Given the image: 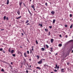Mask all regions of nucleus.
<instances>
[{
  "label": "nucleus",
  "mask_w": 73,
  "mask_h": 73,
  "mask_svg": "<svg viewBox=\"0 0 73 73\" xmlns=\"http://www.w3.org/2000/svg\"><path fill=\"white\" fill-rule=\"evenodd\" d=\"M29 13L31 15H32V13H31V12H29Z\"/></svg>",
  "instance_id": "09e8293b"
},
{
  "label": "nucleus",
  "mask_w": 73,
  "mask_h": 73,
  "mask_svg": "<svg viewBox=\"0 0 73 73\" xmlns=\"http://www.w3.org/2000/svg\"><path fill=\"white\" fill-rule=\"evenodd\" d=\"M17 13L19 15H20V11L19 10L17 11Z\"/></svg>",
  "instance_id": "1a4fd4ad"
},
{
  "label": "nucleus",
  "mask_w": 73,
  "mask_h": 73,
  "mask_svg": "<svg viewBox=\"0 0 73 73\" xmlns=\"http://www.w3.org/2000/svg\"><path fill=\"white\" fill-rule=\"evenodd\" d=\"M32 50H30V54H31V53H32Z\"/></svg>",
  "instance_id": "58836bf2"
},
{
  "label": "nucleus",
  "mask_w": 73,
  "mask_h": 73,
  "mask_svg": "<svg viewBox=\"0 0 73 73\" xmlns=\"http://www.w3.org/2000/svg\"><path fill=\"white\" fill-rule=\"evenodd\" d=\"M36 69H39V70H41V68L38 67H36Z\"/></svg>",
  "instance_id": "ddd939ff"
},
{
  "label": "nucleus",
  "mask_w": 73,
  "mask_h": 73,
  "mask_svg": "<svg viewBox=\"0 0 73 73\" xmlns=\"http://www.w3.org/2000/svg\"><path fill=\"white\" fill-rule=\"evenodd\" d=\"M36 57H37V59H38L39 58V56H38V55L36 56Z\"/></svg>",
  "instance_id": "c85d7f7f"
},
{
  "label": "nucleus",
  "mask_w": 73,
  "mask_h": 73,
  "mask_svg": "<svg viewBox=\"0 0 73 73\" xmlns=\"http://www.w3.org/2000/svg\"><path fill=\"white\" fill-rule=\"evenodd\" d=\"M12 56H13V57H15L16 56V54H13Z\"/></svg>",
  "instance_id": "b1692460"
},
{
  "label": "nucleus",
  "mask_w": 73,
  "mask_h": 73,
  "mask_svg": "<svg viewBox=\"0 0 73 73\" xmlns=\"http://www.w3.org/2000/svg\"><path fill=\"white\" fill-rule=\"evenodd\" d=\"M9 53H11V49L10 48H9Z\"/></svg>",
  "instance_id": "393cba45"
},
{
  "label": "nucleus",
  "mask_w": 73,
  "mask_h": 73,
  "mask_svg": "<svg viewBox=\"0 0 73 73\" xmlns=\"http://www.w3.org/2000/svg\"><path fill=\"white\" fill-rule=\"evenodd\" d=\"M33 9H34V11H35V8H33Z\"/></svg>",
  "instance_id": "864d4df0"
},
{
  "label": "nucleus",
  "mask_w": 73,
  "mask_h": 73,
  "mask_svg": "<svg viewBox=\"0 0 73 73\" xmlns=\"http://www.w3.org/2000/svg\"><path fill=\"white\" fill-rule=\"evenodd\" d=\"M30 68H31V66L30 65Z\"/></svg>",
  "instance_id": "0e129e2a"
},
{
  "label": "nucleus",
  "mask_w": 73,
  "mask_h": 73,
  "mask_svg": "<svg viewBox=\"0 0 73 73\" xmlns=\"http://www.w3.org/2000/svg\"><path fill=\"white\" fill-rule=\"evenodd\" d=\"M59 46H62V44H60L58 45Z\"/></svg>",
  "instance_id": "a878e982"
},
{
  "label": "nucleus",
  "mask_w": 73,
  "mask_h": 73,
  "mask_svg": "<svg viewBox=\"0 0 73 73\" xmlns=\"http://www.w3.org/2000/svg\"><path fill=\"white\" fill-rule=\"evenodd\" d=\"M70 17H72V14H70Z\"/></svg>",
  "instance_id": "4c0bfd02"
},
{
  "label": "nucleus",
  "mask_w": 73,
  "mask_h": 73,
  "mask_svg": "<svg viewBox=\"0 0 73 73\" xmlns=\"http://www.w3.org/2000/svg\"><path fill=\"white\" fill-rule=\"evenodd\" d=\"M14 52V50H12L11 52V53L12 54L13 53V52Z\"/></svg>",
  "instance_id": "0eeeda50"
},
{
  "label": "nucleus",
  "mask_w": 73,
  "mask_h": 73,
  "mask_svg": "<svg viewBox=\"0 0 73 73\" xmlns=\"http://www.w3.org/2000/svg\"><path fill=\"white\" fill-rule=\"evenodd\" d=\"M9 0H7V5H8L9 4Z\"/></svg>",
  "instance_id": "9d476101"
},
{
  "label": "nucleus",
  "mask_w": 73,
  "mask_h": 73,
  "mask_svg": "<svg viewBox=\"0 0 73 73\" xmlns=\"http://www.w3.org/2000/svg\"><path fill=\"white\" fill-rule=\"evenodd\" d=\"M54 71L55 72H57V70L56 69H55V70H54Z\"/></svg>",
  "instance_id": "7c9ffc66"
},
{
  "label": "nucleus",
  "mask_w": 73,
  "mask_h": 73,
  "mask_svg": "<svg viewBox=\"0 0 73 73\" xmlns=\"http://www.w3.org/2000/svg\"><path fill=\"white\" fill-rule=\"evenodd\" d=\"M26 53L27 52H24V55L25 57H27V55H26Z\"/></svg>",
  "instance_id": "f03ea898"
},
{
  "label": "nucleus",
  "mask_w": 73,
  "mask_h": 73,
  "mask_svg": "<svg viewBox=\"0 0 73 73\" xmlns=\"http://www.w3.org/2000/svg\"><path fill=\"white\" fill-rule=\"evenodd\" d=\"M55 66H56V68L57 69H58V68H60V67H59V66H57V64H56Z\"/></svg>",
  "instance_id": "423d86ee"
},
{
  "label": "nucleus",
  "mask_w": 73,
  "mask_h": 73,
  "mask_svg": "<svg viewBox=\"0 0 73 73\" xmlns=\"http://www.w3.org/2000/svg\"><path fill=\"white\" fill-rule=\"evenodd\" d=\"M27 41H28V42H29V40L27 39Z\"/></svg>",
  "instance_id": "bf43d9fd"
},
{
  "label": "nucleus",
  "mask_w": 73,
  "mask_h": 73,
  "mask_svg": "<svg viewBox=\"0 0 73 73\" xmlns=\"http://www.w3.org/2000/svg\"><path fill=\"white\" fill-rule=\"evenodd\" d=\"M23 4L24 5L25 7H26V6L25 5V3H23Z\"/></svg>",
  "instance_id": "a18cd8bd"
},
{
  "label": "nucleus",
  "mask_w": 73,
  "mask_h": 73,
  "mask_svg": "<svg viewBox=\"0 0 73 73\" xmlns=\"http://www.w3.org/2000/svg\"><path fill=\"white\" fill-rule=\"evenodd\" d=\"M46 46L47 48H49V46L47 44L46 45Z\"/></svg>",
  "instance_id": "a211bd4d"
},
{
  "label": "nucleus",
  "mask_w": 73,
  "mask_h": 73,
  "mask_svg": "<svg viewBox=\"0 0 73 73\" xmlns=\"http://www.w3.org/2000/svg\"><path fill=\"white\" fill-rule=\"evenodd\" d=\"M67 64L68 65H69V64H70V63L69 62H67Z\"/></svg>",
  "instance_id": "f704fd0d"
},
{
  "label": "nucleus",
  "mask_w": 73,
  "mask_h": 73,
  "mask_svg": "<svg viewBox=\"0 0 73 73\" xmlns=\"http://www.w3.org/2000/svg\"><path fill=\"white\" fill-rule=\"evenodd\" d=\"M3 19L4 20H5V19H6V16H4V17H3Z\"/></svg>",
  "instance_id": "4be33fe9"
},
{
  "label": "nucleus",
  "mask_w": 73,
  "mask_h": 73,
  "mask_svg": "<svg viewBox=\"0 0 73 73\" xmlns=\"http://www.w3.org/2000/svg\"><path fill=\"white\" fill-rule=\"evenodd\" d=\"M42 60L43 59H41V60L38 62V64H41L42 63Z\"/></svg>",
  "instance_id": "f257e3e1"
},
{
  "label": "nucleus",
  "mask_w": 73,
  "mask_h": 73,
  "mask_svg": "<svg viewBox=\"0 0 73 73\" xmlns=\"http://www.w3.org/2000/svg\"><path fill=\"white\" fill-rule=\"evenodd\" d=\"M39 26H40V27H42V24H38Z\"/></svg>",
  "instance_id": "6ab92c4d"
},
{
  "label": "nucleus",
  "mask_w": 73,
  "mask_h": 73,
  "mask_svg": "<svg viewBox=\"0 0 73 73\" xmlns=\"http://www.w3.org/2000/svg\"><path fill=\"white\" fill-rule=\"evenodd\" d=\"M72 53H73V50H72Z\"/></svg>",
  "instance_id": "338daca9"
},
{
  "label": "nucleus",
  "mask_w": 73,
  "mask_h": 73,
  "mask_svg": "<svg viewBox=\"0 0 73 73\" xmlns=\"http://www.w3.org/2000/svg\"><path fill=\"white\" fill-rule=\"evenodd\" d=\"M50 41H51V43H52L53 42V38L51 39Z\"/></svg>",
  "instance_id": "6e6552de"
},
{
  "label": "nucleus",
  "mask_w": 73,
  "mask_h": 73,
  "mask_svg": "<svg viewBox=\"0 0 73 73\" xmlns=\"http://www.w3.org/2000/svg\"><path fill=\"white\" fill-rule=\"evenodd\" d=\"M33 72L34 73H35V71L33 70Z\"/></svg>",
  "instance_id": "680f3d73"
},
{
  "label": "nucleus",
  "mask_w": 73,
  "mask_h": 73,
  "mask_svg": "<svg viewBox=\"0 0 73 73\" xmlns=\"http://www.w3.org/2000/svg\"><path fill=\"white\" fill-rule=\"evenodd\" d=\"M48 35H50V32H49L48 33Z\"/></svg>",
  "instance_id": "ea45409f"
},
{
  "label": "nucleus",
  "mask_w": 73,
  "mask_h": 73,
  "mask_svg": "<svg viewBox=\"0 0 73 73\" xmlns=\"http://www.w3.org/2000/svg\"><path fill=\"white\" fill-rule=\"evenodd\" d=\"M11 65H13V62H11Z\"/></svg>",
  "instance_id": "49530a36"
},
{
  "label": "nucleus",
  "mask_w": 73,
  "mask_h": 73,
  "mask_svg": "<svg viewBox=\"0 0 73 73\" xmlns=\"http://www.w3.org/2000/svg\"><path fill=\"white\" fill-rule=\"evenodd\" d=\"M2 51L4 53H5V50H3Z\"/></svg>",
  "instance_id": "79ce46f5"
},
{
  "label": "nucleus",
  "mask_w": 73,
  "mask_h": 73,
  "mask_svg": "<svg viewBox=\"0 0 73 73\" xmlns=\"http://www.w3.org/2000/svg\"><path fill=\"white\" fill-rule=\"evenodd\" d=\"M28 11L29 12H30V11H29V9H28Z\"/></svg>",
  "instance_id": "603ef678"
},
{
  "label": "nucleus",
  "mask_w": 73,
  "mask_h": 73,
  "mask_svg": "<svg viewBox=\"0 0 73 73\" xmlns=\"http://www.w3.org/2000/svg\"><path fill=\"white\" fill-rule=\"evenodd\" d=\"M6 20L8 21V20H9V19L8 18V17H7L6 18Z\"/></svg>",
  "instance_id": "473e14b6"
},
{
  "label": "nucleus",
  "mask_w": 73,
  "mask_h": 73,
  "mask_svg": "<svg viewBox=\"0 0 73 73\" xmlns=\"http://www.w3.org/2000/svg\"><path fill=\"white\" fill-rule=\"evenodd\" d=\"M29 60L30 61H31V59H29Z\"/></svg>",
  "instance_id": "5fc2aeb1"
},
{
  "label": "nucleus",
  "mask_w": 73,
  "mask_h": 73,
  "mask_svg": "<svg viewBox=\"0 0 73 73\" xmlns=\"http://www.w3.org/2000/svg\"><path fill=\"white\" fill-rule=\"evenodd\" d=\"M19 4L20 7H21V4H22V2H19Z\"/></svg>",
  "instance_id": "20e7f679"
},
{
  "label": "nucleus",
  "mask_w": 73,
  "mask_h": 73,
  "mask_svg": "<svg viewBox=\"0 0 73 73\" xmlns=\"http://www.w3.org/2000/svg\"><path fill=\"white\" fill-rule=\"evenodd\" d=\"M54 13H55V12L54 11H52L51 12V14H52V15H54Z\"/></svg>",
  "instance_id": "7ed1b4c3"
},
{
  "label": "nucleus",
  "mask_w": 73,
  "mask_h": 73,
  "mask_svg": "<svg viewBox=\"0 0 73 73\" xmlns=\"http://www.w3.org/2000/svg\"><path fill=\"white\" fill-rule=\"evenodd\" d=\"M30 25V24L29 23H28L26 25Z\"/></svg>",
  "instance_id": "c9c22d12"
},
{
  "label": "nucleus",
  "mask_w": 73,
  "mask_h": 73,
  "mask_svg": "<svg viewBox=\"0 0 73 73\" xmlns=\"http://www.w3.org/2000/svg\"><path fill=\"white\" fill-rule=\"evenodd\" d=\"M21 17V16H20V17H18L17 18V19H20Z\"/></svg>",
  "instance_id": "f3484780"
},
{
  "label": "nucleus",
  "mask_w": 73,
  "mask_h": 73,
  "mask_svg": "<svg viewBox=\"0 0 73 73\" xmlns=\"http://www.w3.org/2000/svg\"><path fill=\"white\" fill-rule=\"evenodd\" d=\"M36 44H38V42L37 41V40H36Z\"/></svg>",
  "instance_id": "c756f323"
},
{
  "label": "nucleus",
  "mask_w": 73,
  "mask_h": 73,
  "mask_svg": "<svg viewBox=\"0 0 73 73\" xmlns=\"http://www.w3.org/2000/svg\"><path fill=\"white\" fill-rule=\"evenodd\" d=\"M52 49H53V48H50V51L51 52H52V51H53V50Z\"/></svg>",
  "instance_id": "f8f14e48"
},
{
  "label": "nucleus",
  "mask_w": 73,
  "mask_h": 73,
  "mask_svg": "<svg viewBox=\"0 0 73 73\" xmlns=\"http://www.w3.org/2000/svg\"><path fill=\"white\" fill-rule=\"evenodd\" d=\"M1 71L2 72H5L4 70L3 69V68H2V69H1Z\"/></svg>",
  "instance_id": "bb28decb"
},
{
  "label": "nucleus",
  "mask_w": 73,
  "mask_h": 73,
  "mask_svg": "<svg viewBox=\"0 0 73 73\" xmlns=\"http://www.w3.org/2000/svg\"><path fill=\"white\" fill-rule=\"evenodd\" d=\"M51 73H54V72H51Z\"/></svg>",
  "instance_id": "774afa93"
},
{
  "label": "nucleus",
  "mask_w": 73,
  "mask_h": 73,
  "mask_svg": "<svg viewBox=\"0 0 73 73\" xmlns=\"http://www.w3.org/2000/svg\"><path fill=\"white\" fill-rule=\"evenodd\" d=\"M55 22H56V20H53L52 22V23H55Z\"/></svg>",
  "instance_id": "4468645a"
},
{
  "label": "nucleus",
  "mask_w": 73,
  "mask_h": 73,
  "mask_svg": "<svg viewBox=\"0 0 73 73\" xmlns=\"http://www.w3.org/2000/svg\"><path fill=\"white\" fill-rule=\"evenodd\" d=\"M26 72L27 73H28V70H26Z\"/></svg>",
  "instance_id": "8fccbe9b"
},
{
  "label": "nucleus",
  "mask_w": 73,
  "mask_h": 73,
  "mask_svg": "<svg viewBox=\"0 0 73 73\" xmlns=\"http://www.w3.org/2000/svg\"><path fill=\"white\" fill-rule=\"evenodd\" d=\"M21 35H22V36H23L24 34H23V33H21Z\"/></svg>",
  "instance_id": "de8ad7c7"
},
{
  "label": "nucleus",
  "mask_w": 73,
  "mask_h": 73,
  "mask_svg": "<svg viewBox=\"0 0 73 73\" xmlns=\"http://www.w3.org/2000/svg\"><path fill=\"white\" fill-rule=\"evenodd\" d=\"M72 41H73V40H71L68 42V43H69V42H72Z\"/></svg>",
  "instance_id": "9b49d317"
},
{
  "label": "nucleus",
  "mask_w": 73,
  "mask_h": 73,
  "mask_svg": "<svg viewBox=\"0 0 73 73\" xmlns=\"http://www.w3.org/2000/svg\"><path fill=\"white\" fill-rule=\"evenodd\" d=\"M3 62L5 63V62H5V61H3Z\"/></svg>",
  "instance_id": "4d7b16f0"
},
{
  "label": "nucleus",
  "mask_w": 73,
  "mask_h": 73,
  "mask_svg": "<svg viewBox=\"0 0 73 73\" xmlns=\"http://www.w3.org/2000/svg\"><path fill=\"white\" fill-rule=\"evenodd\" d=\"M2 50H3V48H0V51H2Z\"/></svg>",
  "instance_id": "e433bc0d"
},
{
  "label": "nucleus",
  "mask_w": 73,
  "mask_h": 73,
  "mask_svg": "<svg viewBox=\"0 0 73 73\" xmlns=\"http://www.w3.org/2000/svg\"><path fill=\"white\" fill-rule=\"evenodd\" d=\"M44 30L45 31H46V32H48V29H44Z\"/></svg>",
  "instance_id": "aec40b11"
},
{
  "label": "nucleus",
  "mask_w": 73,
  "mask_h": 73,
  "mask_svg": "<svg viewBox=\"0 0 73 73\" xmlns=\"http://www.w3.org/2000/svg\"><path fill=\"white\" fill-rule=\"evenodd\" d=\"M28 22H29V21L28 20H27L26 21L25 23H28Z\"/></svg>",
  "instance_id": "cd10ccee"
},
{
  "label": "nucleus",
  "mask_w": 73,
  "mask_h": 73,
  "mask_svg": "<svg viewBox=\"0 0 73 73\" xmlns=\"http://www.w3.org/2000/svg\"><path fill=\"white\" fill-rule=\"evenodd\" d=\"M32 50L33 51V48H32Z\"/></svg>",
  "instance_id": "e2e57ef3"
},
{
  "label": "nucleus",
  "mask_w": 73,
  "mask_h": 73,
  "mask_svg": "<svg viewBox=\"0 0 73 73\" xmlns=\"http://www.w3.org/2000/svg\"><path fill=\"white\" fill-rule=\"evenodd\" d=\"M59 36L60 37H62V36L61 35H60Z\"/></svg>",
  "instance_id": "c03bdc74"
},
{
  "label": "nucleus",
  "mask_w": 73,
  "mask_h": 73,
  "mask_svg": "<svg viewBox=\"0 0 73 73\" xmlns=\"http://www.w3.org/2000/svg\"><path fill=\"white\" fill-rule=\"evenodd\" d=\"M70 21H71L72 20V19H70Z\"/></svg>",
  "instance_id": "052dcab7"
},
{
  "label": "nucleus",
  "mask_w": 73,
  "mask_h": 73,
  "mask_svg": "<svg viewBox=\"0 0 73 73\" xmlns=\"http://www.w3.org/2000/svg\"><path fill=\"white\" fill-rule=\"evenodd\" d=\"M72 26H73V24H72L70 26V29L72 28Z\"/></svg>",
  "instance_id": "5701e85b"
},
{
  "label": "nucleus",
  "mask_w": 73,
  "mask_h": 73,
  "mask_svg": "<svg viewBox=\"0 0 73 73\" xmlns=\"http://www.w3.org/2000/svg\"><path fill=\"white\" fill-rule=\"evenodd\" d=\"M52 26H49V28H50V29L52 28Z\"/></svg>",
  "instance_id": "a19ab883"
},
{
  "label": "nucleus",
  "mask_w": 73,
  "mask_h": 73,
  "mask_svg": "<svg viewBox=\"0 0 73 73\" xmlns=\"http://www.w3.org/2000/svg\"><path fill=\"white\" fill-rule=\"evenodd\" d=\"M65 27H67L68 25H65Z\"/></svg>",
  "instance_id": "37998d69"
},
{
  "label": "nucleus",
  "mask_w": 73,
  "mask_h": 73,
  "mask_svg": "<svg viewBox=\"0 0 73 73\" xmlns=\"http://www.w3.org/2000/svg\"><path fill=\"white\" fill-rule=\"evenodd\" d=\"M68 36V35H66V37H67V36Z\"/></svg>",
  "instance_id": "13d9d810"
},
{
  "label": "nucleus",
  "mask_w": 73,
  "mask_h": 73,
  "mask_svg": "<svg viewBox=\"0 0 73 73\" xmlns=\"http://www.w3.org/2000/svg\"><path fill=\"white\" fill-rule=\"evenodd\" d=\"M31 7L33 9L34 8H35V5H32L31 6Z\"/></svg>",
  "instance_id": "2eb2a0df"
},
{
  "label": "nucleus",
  "mask_w": 73,
  "mask_h": 73,
  "mask_svg": "<svg viewBox=\"0 0 73 73\" xmlns=\"http://www.w3.org/2000/svg\"><path fill=\"white\" fill-rule=\"evenodd\" d=\"M57 54H57V53L55 54V55H57Z\"/></svg>",
  "instance_id": "6e6d98bb"
},
{
  "label": "nucleus",
  "mask_w": 73,
  "mask_h": 73,
  "mask_svg": "<svg viewBox=\"0 0 73 73\" xmlns=\"http://www.w3.org/2000/svg\"><path fill=\"white\" fill-rule=\"evenodd\" d=\"M27 66H28L29 67V65H28V64H27Z\"/></svg>",
  "instance_id": "69168bd1"
},
{
  "label": "nucleus",
  "mask_w": 73,
  "mask_h": 73,
  "mask_svg": "<svg viewBox=\"0 0 73 73\" xmlns=\"http://www.w3.org/2000/svg\"><path fill=\"white\" fill-rule=\"evenodd\" d=\"M46 65H45V64H44V67H46V66H45Z\"/></svg>",
  "instance_id": "3c124183"
},
{
  "label": "nucleus",
  "mask_w": 73,
  "mask_h": 73,
  "mask_svg": "<svg viewBox=\"0 0 73 73\" xmlns=\"http://www.w3.org/2000/svg\"><path fill=\"white\" fill-rule=\"evenodd\" d=\"M45 49H44V48H42V51H44Z\"/></svg>",
  "instance_id": "412c9836"
},
{
  "label": "nucleus",
  "mask_w": 73,
  "mask_h": 73,
  "mask_svg": "<svg viewBox=\"0 0 73 73\" xmlns=\"http://www.w3.org/2000/svg\"><path fill=\"white\" fill-rule=\"evenodd\" d=\"M24 61H23V62H26V59L24 58Z\"/></svg>",
  "instance_id": "dca6fc26"
},
{
  "label": "nucleus",
  "mask_w": 73,
  "mask_h": 73,
  "mask_svg": "<svg viewBox=\"0 0 73 73\" xmlns=\"http://www.w3.org/2000/svg\"><path fill=\"white\" fill-rule=\"evenodd\" d=\"M45 5L46 6H47L48 5V3H47L46 2L45 3Z\"/></svg>",
  "instance_id": "72a5a7b5"
},
{
  "label": "nucleus",
  "mask_w": 73,
  "mask_h": 73,
  "mask_svg": "<svg viewBox=\"0 0 73 73\" xmlns=\"http://www.w3.org/2000/svg\"><path fill=\"white\" fill-rule=\"evenodd\" d=\"M61 72H64V69L63 68L61 69Z\"/></svg>",
  "instance_id": "39448f33"
},
{
  "label": "nucleus",
  "mask_w": 73,
  "mask_h": 73,
  "mask_svg": "<svg viewBox=\"0 0 73 73\" xmlns=\"http://www.w3.org/2000/svg\"><path fill=\"white\" fill-rule=\"evenodd\" d=\"M27 54H29V50H28L27 51Z\"/></svg>",
  "instance_id": "2f4dec72"
}]
</instances>
